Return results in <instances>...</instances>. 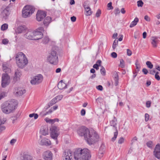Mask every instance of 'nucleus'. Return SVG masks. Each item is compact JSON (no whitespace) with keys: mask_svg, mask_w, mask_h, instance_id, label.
I'll list each match as a JSON object with an SVG mask.
<instances>
[{"mask_svg":"<svg viewBox=\"0 0 160 160\" xmlns=\"http://www.w3.org/2000/svg\"><path fill=\"white\" fill-rule=\"evenodd\" d=\"M67 85L62 80H61L58 83V87L59 89H62L67 88Z\"/></svg>","mask_w":160,"mask_h":160,"instance_id":"393cba45","label":"nucleus"},{"mask_svg":"<svg viewBox=\"0 0 160 160\" xmlns=\"http://www.w3.org/2000/svg\"><path fill=\"white\" fill-rule=\"evenodd\" d=\"M101 74L103 76H105L106 74L105 69L102 66H101V68L100 70Z\"/></svg>","mask_w":160,"mask_h":160,"instance_id":"f704fd0d","label":"nucleus"},{"mask_svg":"<svg viewBox=\"0 0 160 160\" xmlns=\"http://www.w3.org/2000/svg\"><path fill=\"white\" fill-rule=\"evenodd\" d=\"M51 18L49 16L46 17L43 21L44 25L46 26H48L51 22Z\"/></svg>","mask_w":160,"mask_h":160,"instance_id":"c756f323","label":"nucleus"},{"mask_svg":"<svg viewBox=\"0 0 160 160\" xmlns=\"http://www.w3.org/2000/svg\"><path fill=\"white\" fill-rule=\"evenodd\" d=\"M43 80L42 75L41 74H39L33 77L30 81V82L32 85H38L41 83Z\"/></svg>","mask_w":160,"mask_h":160,"instance_id":"6e6552de","label":"nucleus"},{"mask_svg":"<svg viewBox=\"0 0 160 160\" xmlns=\"http://www.w3.org/2000/svg\"><path fill=\"white\" fill-rule=\"evenodd\" d=\"M47 115V114H46V112H45L44 111H42L40 112V113L39 114V116L41 117H43L45 116V115Z\"/></svg>","mask_w":160,"mask_h":160,"instance_id":"de8ad7c7","label":"nucleus"},{"mask_svg":"<svg viewBox=\"0 0 160 160\" xmlns=\"http://www.w3.org/2000/svg\"><path fill=\"white\" fill-rule=\"evenodd\" d=\"M142 72L145 74H147L148 72V70L145 68H143L142 69Z\"/></svg>","mask_w":160,"mask_h":160,"instance_id":"e2e57ef3","label":"nucleus"},{"mask_svg":"<svg viewBox=\"0 0 160 160\" xmlns=\"http://www.w3.org/2000/svg\"><path fill=\"white\" fill-rule=\"evenodd\" d=\"M119 66L121 68H123L124 67V61L122 59H120Z\"/></svg>","mask_w":160,"mask_h":160,"instance_id":"79ce46f5","label":"nucleus"},{"mask_svg":"<svg viewBox=\"0 0 160 160\" xmlns=\"http://www.w3.org/2000/svg\"><path fill=\"white\" fill-rule=\"evenodd\" d=\"M88 1H85L83 4V6L84 8V9H86L88 8L89 7L88 6Z\"/></svg>","mask_w":160,"mask_h":160,"instance_id":"37998d69","label":"nucleus"},{"mask_svg":"<svg viewBox=\"0 0 160 160\" xmlns=\"http://www.w3.org/2000/svg\"><path fill=\"white\" fill-rule=\"evenodd\" d=\"M46 16V12H45L38 11L36 14V19L38 21H41Z\"/></svg>","mask_w":160,"mask_h":160,"instance_id":"f8f14e48","label":"nucleus"},{"mask_svg":"<svg viewBox=\"0 0 160 160\" xmlns=\"http://www.w3.org/2000/svg\"><path fill=\"white\" fill-rule=\"evenodd\" d=\"M111 55L112 57L114 58H116L117 56V53L115 52H112Z\"/></svg>","mask_w":160,"mask_h":160,"instance_id":"bf43d9fd","label":"nucleus"},{"mask_svg":"<svg viewBox=\"0 0 160 160\" xmlns=\"http://www.w3.org/2000/svg\"><path fill=\"white\" fill-rule=\"evenodd\" d=\"M138 22V19L137 18H135L134 21L132 22L130 25V28H132L135 26Z\"/></svg>","mask_w":160,"mask_h":160,"instance_id":"7c9ffc66","label":"nucleus"},{"mask_svg":"<svg viewBox=\"0 0 160 160\" xmlns=\"http://www.w3.org/2000/svg\"><path fill=\"white\" fill-rule=\"evenodd\" d=\"M16 63L18 66L21 68H24L28 64V61L25 55L20 52L15 55Z\"/></svg>","mask_w":160,"mask_h":160,"instance_id":"f03ea898","label":"nucleus"},{"mask_svg":"<svg viewBox=\"0 0 160 160\" xmlns=\"http://www.w3.org/2000/svg\"><path fill=\"white\" fill-rule=\"evenodd\" d=\"M146 64L149 68L152 69L153 68V65L150 61H147L146 62Z\"/></svg>","mask_w":160,"mask_h":160,"instance_id":"e433bc0d","label":"nucleus"},{"mask_svg":"<svg viewBox=\"0 0 160 160\" xmlns=\"http://www.w3.org/2000/svg\"><path fill=\"white\" fill-rule=\"evenodd\" d=\"M154 155L158 159H160V145H157L154 149Z\"/></svg>","mask_w":160,"mask_h":160,"instance_id":"f3484780","label":"nucleus"},{"mask_svg":"<svg viewBox=\"0 0 160 160\" xmlns=\"http://www.w3.org/2000/svg\"><path fill=\"white\" fill-rule=\"evenodd\" d=\"M124 139L123 137H121L118 140V142L119 144H121L124 142Z\"/></svg>","mask_w":160,"mask_h":160,"instance_id":"a18cd8bd","label":"nucleus"},{"mask_svg":"<svg viewBox=\"0 0 160 160\" xmlns=\"http://www.w3.org/2000/svg\"><path fill=\"white\" fill-rule=\"evenodd\" d=\"M51 136L52 138L55 140H57V138L59 134V129L56 126H53L51 127Z\"/></svg>","mask_w":160,"mask_h":160,"instance_id":"9d476101","label":"nucleus"},{"mask_svg":"<svg viewBox=\"0 0 160 160\" xmlns=\"http://www.w3.org/2000/svg\"><path fill=\"white\" fill-rule=\"evenodd\" d=\"M90 130L85 126H81L77 129V133L80 136H84L85 139L86 138Z\"/></svg>","mask_w":160,"mask_h":160,"instance_id":"0eeeda50","label":"nucleus"},{"mask_svg":"<svg viewBox=\"0 0 160 160\" xmlns=\"http://www.w3.org/2000/svg\"><path fill=\"white\" fill-rule=\"evenodd\" d=\"M96 88L97 89L100 91H102L103 89V87L101 85H99L97 86Z\"/></svg>","mask_w":160,"mask_h":160,"instance_id":"052dcab7","label":"nucleus"},{"mask_svg":"<svg viewBox=\"0 0 160 160\" xmlns=\"http://www.w3.org/2000/svg\"><path fill=\"white\" fill-rule=\"evenodd\" d=\"M26 92V90L23 88H15L14 91V93L16 95L19 96L25 93Z\"/></svg>","mask_w":160,"mask_h":160,"instance_id":"2eb2a0df","label":"nucleus"},{"mask_svg":"<svg viewBox=\"0 0 160 160\" xmlns=\"http://www.w3.org/2000/svg\"><path fill=\"white\" fill-rule=\"evenodd\" d=\"M6 120V118H3L2 120L0 119V132L5 130L6 128L5 126L4 125H2V124H4Z\"/></svg>","mask_w":160,"mask_h":160,"instance_id":"a878e982","label":"nucleus"},{"mask_svg":"<svg viewBox=\"0 0 160 160\" xmlns=\"http://www.w3.org/2000/svg\"><path fill=\"white\" fill-rule=\"evenodd\" d=\"M118 40H115L113 43L112 48L113 49H115L116 47L118 46Z\"/></svg>","mask_w":160,"mask_h":160,"instance_id":"4c0bfd02","label":"nucleus"},{"mask_svg":"<svg viewBox=\"0 0 160 160\" xmlns=\"http://www.w3.org/2000/svg\"><path fill=\"white\" fill-rule=\"evenodd\" d=\"M107 6L109 8V10L112 9L113 8V7L112 6V2H111L108 4Z\"/></svg>","mask_w":160,"mask_h":160,"instance_id":"8fccbe9b","label":"nucleus"},{"mask_svg":"<svg viewBox=\"0 0 160 160\" xmlns=\"http://www.w3.org/2000/svg\"><path fill=\"white\" fill-rule=\"evenodd\" d=\"M63 157V160H72V153L70 151H65L64 153Z\"/></svg>","mask_w":160,"mask_h":160,"instance_id":"a211bd4d","label":"nucleus"},{"mask_svg":"<svg viewBox=\"0 0 160 160\" xmlns=\"http://www.w3.org/2000/svg\"><path fill=\"white\" fill-rule=\"evenodd\" d=\"M34 33V40H37L41 39L43 37V35L42 32L40 31H33Z\"/></svg>","mask_w":160,"mask_h":160,"instance_id":"dca6fc26","label":"nucleus"},{"mask_svg":"<svg viewBox=\"0 0 160 160\" xmlns=\"http://www.w3.org/2000/svg\"><path fill=\"white\" fill-rule=\"evenodd\" d=\"M26 29L25 27L21 26H19L17 28L16 32L18 33H20L24 32Z\"/></svg>","mask_w":160,"mask_h":160,"instance_id":"c85d7f7f","label":"nucleus"},{"mask_svg":"<svg viewBox=\"0 0 160 160\" xmlns=\"http://www.w3.org/2000/svg\"><path fill=\"white\" fill-rule=\"evenodd\" d=\"M99 66L98 65H97V64H94L93 66V67L94 68L96 69L97 70H98L99 69Z\"/></svg>","mask_w":160,"mask_h":160,"instance_id":"69168bd1","label":"nucleus"},{"mask_svg":"<svg viewBox=\"0 0 160 160\" xmlns=\"http://www.w3.org/2000/svg\"><path fill=\"white\" fill-rule=\"evenodd\" d=\"M6 96V93L2 92L0 94V100Z\"/></svg>","mask_w":160,"mask_h":160,"instance_id":"c03bdc74","label":"nucleus"},{"mask_svg":"<svg viewBox=\"0 0 160 160\" xmlns=\"http://www.w3.org/2000/svg\"><path fill=\"white\" fill-rule=\"evenodd\" d=\"M135 65H136V69L135 71L133 72V74H135V73H136V74L135 75H133V77L134 78L137 75V73L138 72L140 68V64L138 63V60H137L136 61V62L135 63Z\"/></svg>","mask_w":160,"mask_h":160,"instance_id":"b1692460","label":"nucleus"},{"mask_svg":"<svg viewBox=\"0 0 160 160\" xmlns=\"http://www.w3.org/2000/svg\"><path fill=\"white\" fill-rule=\"evenodd\" d=\"M1 108L2 112L6 114L12 112L15 109L14 104L10 101L3 103Z\"/></svg>","mask_w":160,"mask_h":160,"instance_id":"20e7f679","label":"nucleus"},{"mask_svg":"<svg viewBox=\"0 0 160 160\" xmlns=\"http://www.w3.org/2000/svg\"><path fill=\"white\" fill-rule=\"evenodd\" d=\"M8 28V25L7 24L4 23L2 25L1 27L2 30L4 31L6 30Z\"/></svg>","mask_w":160,"mask_h":160,"instance_id":"c9c22d12","label":"nucleus"},{"mask_svg":"<svg viewBox=\"0 0 160 160\" xmlns=\"http://www.w3.org/2000/svg\"><path fill=\"white\" fill-rule=\"evenodd\" d=\"M49 41V38L48 37H45L43 39L42 42L43 43L46 44Z\"/></svg>","mask_w":160,"mask_h":160,"instance_id":"ea45409f","label":"nucleus"},{"mask_svg":"<svg viewBox=\"0 0 160 160\" xmlns=\"http://www.w3.org/2000/svg\"><path fill=\"white\" fill-rule=\"evenodd\" d=\"M8 40L7 39H3L2 41V43L4 44H6L8 43Z\"/></svg>","mask_w":160,"mask_h":160,"instance_id":"6e6d98bb","label":"nucleus"},{"mask_svg":"<svg viewBox=\"0 0 160 160\" xmlns=\"http://www.w3.org/2000/svg\"><path fill=\"white\" fill-rule=\"evenodd\" d=\"M63 96L62 95H60L57 96L56 97L54 98L58 102L60 101L63 98Z\"/></svg>","mask_w":160,"mask_h":160,"instance_id":"58836bf2","label":"nucleus"},{"mask_svg":"<svg viewBox=\"0 0 160 160\" xmlns=\"http://www.w3.org/2000/svg\"><path fill=\"white\" fill-rule=\"evenodd\" d=\"M85 14L87 16L90 15L92 14V12L90 7L85 9Z\"/></svg>","mask_w":160,"mask_h":160,"instance_id":"473e14b6","label":"nucleus"},{"mask_svg":"<svg viewBox=\"0 0 160 160\" xmlns=\"http://www.w3.org/2000/svg\"><path fill=\"white\" fill-rule=\"evenodd\" d=\"M74 156L75 160H89L91 155L88 149L79 148L75 151Z\"/></svg>","mask_w":160,"mask_h":160,"instance_id":"f257e3e1","label":"nucleus"},{"mask_svg":"<svg viewBox=\"0 0 160 160\" xmlns=\"http://www.w3.org/2000/svg\"><path fill=\"white\" fill-rule=\"evenodd\" d=\"M147 145L148 147L151 148L152 146V141H149L147 142Z\"/></svg>","mask_w":160,"mask_h":160,"instance_id":"09e8293b","label":"nucleus"},{"mask_svg":"<svg viewBox=\"0 0 160 160\" xmlns=\"http://www.w3.org/2000/svg\"><path fill=\"white\" fill-rule=\"evenodd\" d=\"M117 119L115 117H113V119L110 122V124L111 126L113 127L116 130V132L114 133V136L112 138L111 140L112 141L114 142L115 140L118 135V131L117 130V127L116 126L117 125Z\"/></svg>","mask_w":160,"mask_h":160,"instance_id":"9b49d317","label":"nucleus"},{"mask_svg":"<svg viewBox=\"0 0 160 160\" xmlns=\"http://www.w3.org/2000/svg\"><path fill=\"white\" fill-rule=\"evenodd\" d=\"M45 120L46 122L51 124L53 123V119H50L48 118H46L45 119Z\"/></svg>","mask_w":160,"mask_h":160,"instance_id":"a19ab883","label":"nucleus"},{"mask_svg":"<svg viewBox=\"0 0 160 160\" xmlns=\"http://www.w3.org/2000/svg\"><path fill=\"white\" fill-rule=\"evenodd\" d=\"M21 160H32V158L31 156L27 154H23L21 157Z\"/></svg>","mask_w":160,"mask_h":160,"instance_id":"cd10ccee","label":"nucleus"},{"mask_svg":"<svg viewBox=\"0 0 160 160\" xmlns=\"http://www.w3.org/2000/svg\"><path fill=\"white\" fill-rule=\"evenodd\" d=\"M149 73L152 75H154V74L156 72V71L154 69L151 70L149 71Z\"/></svg>","mask_w":160,"mask_h":160,"instance_id":"0e129e2a","label":"nucleus"},{"mask_svg":"<svg viewBox=\"0 0 160 160\" xmlns=\"http://www.w3.org/2000/svg\"><path fill=\"white\" fill-rule=\"evenodd\" d=\"M41 143L43 145H46L47 144H50V141H46L45 139H42L41 141Z\"/></svg>","mask_w":160,"mask_h":160,"instance_id":"72a5a7b5","label":"nucleus"},{"mask_svg":"<svg viewBox=\"0 0 160 160\" xmlns=\"http://www.w3.org/2000/svg\"><path fill=\"white\" fill-rule=\"evenodd\" d=\"M101 14V11L99 9H98L96 13V16L97 17H98L100 16Z\"/></svg>","mask_w":160,"mask_h":160,"instance_id":"864d4df0","label":"nucleus"},{"mask_svg":"<svg viewBox=\"0 0 160 160\" xmlns=\"http://www.w3.org/2000/svg\"><path fill=\"white\" fill-rule=\"evenodd\" d=\"M138 7H142V6L143 5V2H142V0H140L138 1Z\"/></svg>","mask_w":160,"mask_h":160,"instance_id":"49530a36","label":"nucleus"},{"mask_svg":"<svg viewBox=\"0 0 160 160\" xmlns=\"http://www.w3.org/2000/svg\"><path fill=\"white\" fill-rule=\"evenodd\" d=\"M47 61L51 64L57 65L58 62V54L56 51L52 50L47 57Z\"/></svg>","mask_w":160,"mask_h":160,"instance_id":"39448f33","label":"nucleus"},{"mask_svg":"<svg viewBox=\"0 0 160 160\" xmlns=\"http://www.w3.org/2000/svg\"><path fill=\"white\" fill-rule=\"evenodd\" d=\"M103 153V152L101 151V148H100L99 149L98 155L99 157V158L101 157L102 156V154Z\"/></svg>","mask_w":160,"mask_h":160,"instance_id":"5fc2aeb1","label":"nucleus"},{"mask_svg":"<svg viewBox=\"0 0 160 160\" xmlns=\"http://www.w3.org/2000/svg\"><path fill=\"white\" fill-rule=\"evenodd\" d=\"M114 13L116 15H117L120 13L119 9L118 8L115 9L114 10Z\"/></svg>","mask_w":160,"mask_h":160,"instance_id":"603ef678","label":"nucleus"},{"mask_svg":"<svg viewBox=\"0 0 160 160\" xmlns=\"http://www.w3.org/2000/svg\"><path fill=\"white\" fill-rule=\"evenodd\" d=\"M33 35H34L33 31H29L28 32L24 34V36L26 38L28 39L34 40Z\"/></svg>","mask_w":160,"mask_h":160,"instance_id":"aec40b11","label":"nucleus"},{"mask_svg":"<svg viewBox=\"0 0 160 160\" xmlns=\"http://www.w3.org/2000/svg\"><path fill=\"white\" fill-rule=\"evenodd\" d=\"M52 154L50 151L44 152L43 154V158L45 160H52Z\"/></svg>","mask_w":160,"mask_h":160,"instance_id":"4468645a","label":"nucleus"},{"mask_svg":"<svg viewBox=\"0 0 160 160\" xmlns=\"http://www.w3.org/2000/svg\"><path fill=\"white\" fill-rule=\"evenodd\" d=\"M10 81V77L8 73H5L2 74V86L4 88L8 85Z\"/></svg>","mask_w":160,"mask_h":160,"instance_id":"1a4fd4ad","label":"nucleus"},{"mask_svg":"<svg viewBox=\"0 0 160 160\" xmlns=\"http://www.w3.org/2000/svg\"><path fill=\"white\" fill-rule=\"evenodd\" d=\"M149 116L148 114L146 113L145 115V121L146 122H147L149 119Z\"/></svg>","mask_w":160,"mask_h":160,"instance_id":"3c124183","label":"nucleus"},{"mask_svg":"<svg viewBox=\"0 0 160 160\" xmlns=\"http://www.w3.org/2000/svg\"><path fill=\"white\" fill-rule=\"evenodd\" d=\"M151 40V43L153 47L154 48L157 47V44L159 41L158 38L155 37H152Z\"/></svg>","mask_w":160,"mask_h":160,"instance_id":"4be33fe9","label":"nucleus"},{"mask_svg":"<svg viewBox=\"0 0 160 160\" xmlns=\"http://www.w3.org/2000/svg\"><path fill=\"white\" fill-rule=\"evenodd\" d=\"M101 60H98L97 61L96 63L95 64H97V65H98L99 66H101Z\"/></svg>","mask_w":160,"mask_h":160,"instance_id":"774afa93","label":"nucleus"},{"mask_svg":"<svg viewBox=\"0 0 160 160\" xmlns=\"http://www.w3.org/2000/svg\"><path fill=\"white\" fill-rule=\"evenodd\" d=\"M99 138L96 132L93 130H91L89 132L85 139L88 144L92 145L97 142Z\"/></svg>","mask_w":160,"mask_h":160,"instance_id":"7ed1b4c3","label":"nucleus"},{"mask_svg":"<svg viewBox=\"0 0 160 160\" xmlns=\"http://www.w3.org/2000/svg\"><path fill=\"white\" fill-rule=\"evenodd\" d=\"M10 8L9 6L7 7L3 10L2 13V15L3 17L5 19H6L10 14Z\"/></svg>","mask_w":160,"mask_h":160,"instance_id":"6ab92c4d","label":"nucleus"},{"mask_svg":"<svg viewBox=\"0 0 160 160\" xmlns=\"http://www.w3.org/2000/svg\"><path fill=\"white\" fill-rule=\"evenodd\" d=\"M127 51V54L129 56H130L132 54V52L130 49H128Z\"/></svg>","mask_w":160,"mask_h":160,"instance_id":"4d7b16f0","label":"nucleus"},{"mask_svg":"<svg viewBox=\"0 0 160 160\" xmlns=\"http://www.w3.org/2000/svg\"><path fill=\"white\" fill-rule=\"evenodd\" d=\"M112 77L114 78L115 86H117L118 85L119 76L117 72L116 71H114L112 72Z\"/></svg>","mask_w":160,"mask_h":160,"instance_id":"412c9836","label":"nucleus"},{"mask_svg":"<svg viewBox=\"0 0 160 160\" xmlns=\"http://www.w3.org/2000/svg\"><path fill=\"white\" fill-rule=\"evenodd\" d=\"M71 19L72 21L74 22L76 21V18L75 17L73 16L71 17Z\"/></svg>","mask_w":160,"mask_h":160,"instance_id":"338daca9","label":"nucleus"},{"mask_svg":"<svg viewBox=\"0 0 160 160\" xmlns=\"http://www.w3.org/2000/svg\"><path fill=\"white\" fill-rule=\"evenodd\" d=\"M40 132L43 135L45 136L48 133V129L47 127H42L40 129Z\"/></svg>","mask_w":160,"mask_h":160,"instance_id":"bb28decb","label":"nucleus"},{"mask_svg":"<svg viewBox=\"0 0 160 160\" xmlns=\"http://www.w3.org/2000/svg\"><path fill=\"white\" fill-rule=\"evenodd\" d=\"M34 11L35 8L33 6L27 5L23 8L22 11V17L26 18L33 13Z\"/></svg>","mask_w":160,"mask_h":160,"instance_id":"423d86ee","label":"nucleus"},{"mask_svg":"<svg viewBox=\"0 0 160 160\" xmlns=\"http://www.w3.org/2000/svg\"><path fill=\"white\" fill-rule=\"evenodd\" d=\"M57 102V101L55 99V98H54L48 103V108L50 107L51 106H52Z\"/></svg>","mask_w":160,"mask_h":160,"instance_id":"2f4dec72","label":"nucleus"},{"mask_svg":"<svg viewBox=\"0 0 160 160\" xmlns=\"http://www.w3.org/2000/svg\"><path fill=\"white\" fill-rule=\"evenodd\" d=\"M21 75V73L19 70L17 69L15 71L14 76L13 78L14 80L15 81H17L19 79Z\"/></svg>","mask_w":160,"mask_h":160,"instance_id":"5701e85b","label":"nucleus"},{"mask_svg":"<svg viewBox=\"0 0 160 160\" xmlns=\"http://www.w3.org/2000/svg\"><path fill=\"white\" fill-rule=\"evenodd\" d=\"M85 113L86 112L85 110L84 109H82L81 110V114L82 116H83L85 115Z\"/></svg>","mask_w":160,"mask_h":160,"instance_id":"680f3d73","label":"nucleus"},{"mask_svg":"<svg viewBox=\"0 0 160 160\" xmlns=\"http://www.w3.org/2000/svg\"><path fill=\"white\" fill-rule=\"evenodd\" d=\"M2 70L5 73H9L11 72V66L7 62H4L2 64Z\"/></svg>","mask_w":160,"mask_h":160,"instance_id":"ddd939ff","label":"nucleus"},{"mask_svg":"<svg viewBox=\"0 0 160 160\" xmlns=\"http://www.w3.org/2000/svg\"><path fill=\"white\" fill-rule=\"evenodd\" d=\"M151 102L150 101H148L146 102V106L148 108L151 106Z\"/></svg>","mask_w":160,"mask_h":160,"instance_id":"13d9d810","label":"nucleus"}]
</instances>
